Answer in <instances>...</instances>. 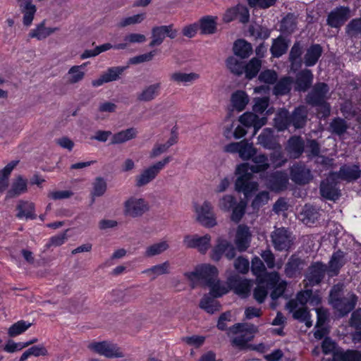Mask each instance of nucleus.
<instances>
[{"instance_id": "8", "label": "nucleus", "mask_w": 361, "mask_h": 361, "mask_svg": "<svg viewBox=\"0 0 361 361\" xmlns=\"http://www.w3.org/2000/svg\"><path fill=\"white\" fill-rule=\"evenodd\" d=\"M329 87L325 82L316 83L305 97V102L310 106H318L329 99Z\"/></svg>"}, {"instance_id": "38", "label": "nucleus", "mask_w": 361, "mask_h": 361, "mask_svg": "<svg viewBox=\"0 0 361 361\" xmlns=\"http://www.w3.org/2000/svg\"><path fill=\"white\" fill-rule=\"evenodd\" d=\"M233 49L234 54L241 59L248 58L252 52L251 44L245 39H238L235 41Z\"/></svg>"}, {"instance_id": "29", "label": "nucleus", "mask_w": 361, "mask_h": 361, "mask_svg": "<svg viewBox=\"0 0 361 361\" xmlns=\"http://www.w3.org/2000/svg\"><path fill=\"white\" fill-rule=\"evenodd\" d=\"M27 181L21 175L16 176L12 181L11 188L7 191L6 199H11L27 192Z\"/></svg>"}, {"instance_id": "18", "label": "nucleus", "mask_w": 361, "mask_h": 361, "mask_svg": "<svg viewBox=\"0 0 361 361\" xmlns=\"http://www.w3.org/2000/svg\"><path fill=\"white\" fill-rule=\"evenodd\" d=\"M251 232L247 226L240 224L236 231L235 244L239 252L245 251L250 246Z\"/></svg>"}, {"instance_id": "3", "label": "nucleus", "mask_w": 361, "mask_h": 361, "mask_svg": "<svg viewBox=\"0 0 361 361\" xmlns=\"http://www.w3.org/2000/svg\"><path fill=\"white\" fill-rule=\"evenodd\" d=\"M184 276L191 282V288H195V281H202L205 286L213 283L218 278V269L214 265L204 264L197 266L194 271L185 272Z\"/></svg>"}, {"instance_id": "17", "label": "nucleus", "mask_w": 361, "mask_h": 361, "mask_svg": "<svg viewBox=\"0 0 361 361\" xmlns=\"http://www.w3.org/2000/svg\"><path fill=\"white\" fill-rule=\"evenodd\" d=\"M211 236L205 235L200 237L197 235H186L183 239V244L189 248L196 247L200 252L204 253L209 249L210 245Z\"/></svg>"}, {"instance_id": "2", "label": "nucleus", "mask_w": 361, "mask_h": 361, "mask_svg": "<svg viewBox=\"0 0 361 361\" xmlns=\"http://www.w3.org/2000/svg\"><path fill=\"white\" fill-rule=\"evenodd\" d=\"M230 331L238 334L231 340L232 345L244 349L247 342L252 340L255 334L258 331V329L252 324L238 323L230 328Z\"/></svg>"}, {"instance_id": "13", "label": "nucleus", "mask_w": 361, "mask_h": 361, "mask_svg": "<svg viewBox=\"0 0 361 361\" xmlns=\"http://www.w3.org/2000/svg\"><path fill=\"white\" fill-rule=\"evenodd\" d=\"M265 184L273 191L284 190L288 184V175L283 171H276L268 174L265 177Z\"/></svg>"}, {"instance_id": "51", "label": "nucleus", "mask_w": 361, "mask_h": 361, "mask_svg": "<svg viewBox=\"0 0 361 361\" xmlns=\"http://www.w3.org/2000/svg\"><path fill=\"white\" fill-rule=\"evenodd\" d=\"M169 245L166 241H160L148 246L144 252L145 257H152L156 255H161L167 250Z\"/></svg>"}, {"instance_id": "36", "label": "nucleus", "mask_w": 361, "mask_h": 361, "mask_svg": "<svg viewBox=\"0 0 361 361\" xmlns=\"http://www.w3.org/2000/svg\"><path fill=\"white\" fill-rule=\"evenodd\" d=\"M289 40L281 35L273 40L270 51L274 57L279 58L284 54L288 48Z\"/></svg>"}, {"instance_id": "47", "label": "nucleus", "mask_w": 361, "mask_h": 361, "mask_svg": "<svg viewBox=\"0 0 361 361\" xmlns=\"http://www.w3.org/2000/svg\"><path fill=\"white\" fill-rule=\"evenodd\" d=\"M301 219L305 224H314L319 218L317 209L312 205L305 204L300 213Z\"/></svg>"}, {"instance_id": "21", "label": "nucleus", "mask_w": 361, "mask_h": 361, "mask_svg": "<svg viewBox=\"0 0 361 361\" xmlns=\"http://www.w3.org/2000/svg\"><path fill=\"white\" fill-rule=\"evenodd\" d=\"M327 272L326 266L321 262H316L309 267L306 276L310 286H313L321 283Z\"/></svg>"}, {"instance_id": "61", "label": "nucleus", "mask_w": 361, "mask_h": 361, "mask_svg": "<svg viewBox=\"0 0 361 361\" xmlns=\"http://www.w3.org/2000/svg\"><path fill=\"white\" fill-rule=\"evenodd\" d=\"M236 204V200L233 195H226L219 200L218 207L224 212H229Z\"/></svg>"}, {"instance_id": "43", "label": "nucleus", "mask_w": 361, "mask_h": 361, "mask_svg": "<svg viewBox=\"0 0 361 361\" xmlns=\"http://www.w3.org/2000/svg\"><path fill=\"white\" fill-rule=\"evenodd\" d=\"M297 27V18L293 13H288L284 17L280 25V31L285 35L292 34Z\"/></svg>"}, {"instance_id": "12", "label": "nucleus", "mask_w": 361, "mask_h": 361, "mask_svg": "<svg viewBox=\"0 0 361 361\" xmlns=\"http://www.w3.org/2000/svg\"><path fill=\"white\" fill-rule=\"evenodd\" d=\"M290 178L298 185H305L313 178V176L311 170L305 165L298 163L290 168Z\"/></svg>"}, {"instance_id": "54", "label": "nucleus", "mask_w": 361, "mask_h": 361, "mask_svg": "<svg viewBox=\"0 0 361 361\" xmlns=\"http://www.w3.org/2000/svg\"><path fill=\"white\" fill-rule=\"evenodd\" d=\"M199 78L200 75L195 73H185L181 72H175L170 75L171 80L178 83L184 84L192 82L193 81L197 80Z\"/></svg>"}, {"instance_id": "60", "label": "nucleus", "mask_w": 361, "mask_h": 361, "mask_svg": "<svg viewBox=\"0 0 361 361\" xmlns=\"http://www.w3.org/2000/svg\"><path fill=\"white\" fill-rule=\"evenodd\" d=\"M278 79V74L274 70L267 69L262 71L259 76L258 80L264 84L274 85Z\"/></svg>"}, {"instance_id": "42", "label": "nucleus", "mask_w": 361, "mask_h": 361, "mask_svg": "<svg viewBox=\"0 0 361 361\" xmlns=\"http://www.w3.org/2000/svg\"><path fill=\"white\" fill-rule=\"evenodd\" d=\"M216 17L207 16L200 20V29L203 35H212L216 31Z\"/></svg>"}, {"instance_id": "27", "label": "nucleus", "mask_w": 361, "mask_h": 361, "mask_svg": "<svg viewBox=\"0 0 361 361\" xmlns=\"http://www.w3.org/2000/svg\"><path fill=\"white\" fill-rule=\"evenodd\" d=\"M281 278L280 275L278 272L274 271L269 274V281L270 284L274 286V289L271 293V298L273 300H276L283 295L284 293L287 283L285 281H280Z\"/></svg>"}, {"instance_id": "40", "label": "nucleus", "mask_w": 361, "mask_h": 361, "mask_svg": "<svg viewBox=\"0 0 361 361\" xmlns=\"http://www.w3.org/2000/svg\"><path fill=\"white\" fill-rule=\"evenodd\" d=\"M215 298L209 294L204 295L200 302V307L209 314L219 311L221 305Z\"/></svg>"}, {"instance_id": "50", "label": "nucleus", "mask_w": 361, "mask_h": 361, "mask_svg": "<svg viewBox=\"0 0 361 361\" xmlns=\"http://www.w3.org/2000/svg\"><path fill=\"white\" fill-rule=\"evenodd\" d=\"M290 126L289 112L286 109H281L274 118V126L278 130L282 131Z\"/></svg>"}, {"instance_id": "45", "label": "nucleus", "mask_w": 361, "mask_h": 361, "mask_svg": "<svg viewBox=\"0 0 361 361\" xmlns=\"http://www.w3.org/2000/svg\"><path fill=\"white\" fill-rule=\"evenodd\" d=\"M86 66L83 63L80 66H73L68 71L66 82L69 85H73L81 81L85 77V72L82 71Z\"/></svg>"}, {"instance_id": "37", "label": "nucleus", "mask_w": 361, "mask_h": 361, "mask_svg": "<svg viewBox=\"0 0 361 361\" xmlns=\"http://www.w3.org/2000/svg\"><path fill=\"white\" fill-rule=\"evenodd\" d=\"M252 160L255 164L250 165L249 164V171L252 173L264 171L269 167L268 158L264 154H255L252 157Z\"/></svg>"}, {"instance_id": "22", "label": "nucleus", "mask_w": 361, "mask_h": 361, "mask_svg": "<svg viewBox=\"0 0 361 361\" xmlns=\"http://www.w3.org/2000/svg\"><path fill=\"white\" fill-rule=\"evenodd\" d=\"M305 263L304 260L298 256L293 255L288 259L285 265L284 272L288 278H295L300 275Z\"/></svg>"}, {"instance_id": "33", "label": "nucleus", "mask_w": 361, "mask_h": 361, "mask_svg": "<svg viewBox=\"0 0 361 361\" xmlns=\"http://www.w3.org/2000/svg\"><path fill=\"white\" fill-rule=\"evenodd\" d=\"M137 130L135 128H129L114 133L111 138L110 145H120L135 139Z\"/></svg>"}, {"instance_id": "14", "label": "nucleus", "mask_w": 361, "mask_h": 361, "mask_svg": "<svg viewBox=\"0 0 361 361\" xmlns=\"http://www.w3.org/2000/svg\"><path fill=\"white\" fill-rule=\"evenodd\" d=\"M350 10L347 6L335 8L327 16V25L331 27H340L350 18Z\"/></svg>"}, {"instance_id": "34", "label": "nucleus", "mask_w": 361, "mask_h": 361, "mask_svg": "<svg viewBox=\"0 0 361 361\" xmlns=\"http://www.w3.org/2000/svg\"><path fill=\"white\" fill-rule=\"evenodd\" d=\"M258 143L264 148L275 149L279 145L274 137V130L270 128H264L257 137Z\"/></svg>"}, {"instance_id": "25", "label": "nucleus", "mask_w": 361, "mask_h": 361, "mask_svg": "<svg viewBox=\"0 0 361 361\" xmlns=\"http://www.w3.org/2000/svg\"><path fill=\"white\" fill-rule=\"evenodd\" d=\"M305 149V142L300 136H293L289 138L286 147L289 157L293 159L299 158Z\"/></svg>"}, {"instance_id": "55", "label": "nucleus", "mask_w": 361, "mask_h": 361, "mask_svg": "<svg viewBox=\"0 0 361 361\" xmlns=\"http://www.w3.org/2000/svg\"><path fill=\"white\" fill-rule=\"evenodd\" d=\"M262 66L261 60L257 58H252L249 63L245 66L244 72L248 79L255 78L259 73Z\"/></svg>"}, {"instance_id": "7", "label": "nucleus", "mask_w": 361, "mask_h": 361, "mask_svg": "<svg viewBox=\"0 0 361 361\" xmlns=\"http://www.w3.org/2000/svg\"><path fill=\"white\" fill-rule=\"evenodd\" d=\"M148 210V204L143 198L132 196L128 198L123 204L124 214L132 218L140 217Z\"/></svg>"}, {"instance_id": "24", "label": "nucleus", "mask_w": 361, "mask_h": 361, "mask_svg": "<svg viewBox=\"0 0 361 361\" xmlns=\"http://www.w3.org/2000/svg\"><path fill=\"white\" fill-rule=\"evenodd\" d=\"M357 302V297L355 294H350L349 297L340 298L338 301L334 302L331 305L343 317L354 309Z\"/></svg>"}, {"instance_id": "52", "label": "nucleus", "mask_w": 361, "mask_h": 361, "mask_svg": "<svg viewBox=\"0 0 361 361\" xmlns=\"http://www.w3.org/2000/svg\"><path fill=\"white\" fill-rule=\"evenodd\" d=\"M107 184L105 180L102 177H97L92 183V190L91 192L92 204L94 202L95 197L102 196L106 191Z\"/></svg>"}, {"instance_id": "20", "label": "nucleus", "mask_w": 361, "mask_h": 361, "mask_svg": "<svg viewBox=\"0 0 361 361\" xmlns=\"http://www.w3.org/2000/svg\"><path fill=\"white\" fill-rule=\"evenodd\" d=\"M333 173L329 178L322 181L320 184V194L322 197L330 200H336L341 196L340 190L336 188V183L333 181Z\"/></svg>"}, {"instance_id": "19", "label": "nucleus", "mask_w": 361, "mask_h": 361, "mask_svg": "<svg viewBox=\"0 0 361 361\" xmlns=\"http://www.w3.org/2000/svg\"><path fill=\"white\" fill-rule=\"evenodd\" d=\"M333 176L347 182H352L360 178L361 169L357 164H345L340 168L338 172L334 173Z\"/></svg>"}, {"instance_id": "49", "label": "nucleus", "mask_w": 361, "mask_h": 361, "mask_svg": "<svg viewBox=\"0 0 361 361\" xmlns=\"http://www.w3.org/2000/svg\"><path fill=\"white\" fill-rule=\"evenodd\" d=\"M170 270V263L166 261L161 264L154 265L149 269L142 271L143 274L151 276L152 279H156L157 276L168 274Z\"/></svg>"}, {"instance_id": "62", "label": "nucleus", "mask_w": 361, "mask_h": 361, "mask_svg": "<svg viewBox=\"0 0 361 361\" xmlns=\"http://www.w3.org/2000/svg\"><path fill=\"white\" fill-rule=\"evenodd\" d=\"M246 202L240 201L233 208L231 215V219L235 223H238L243 217L245 213Z\"/></svg>"}, {"instance_id": "31", "label": "nucleus", "mask_w": 361, "mask_h": 361, "mask_svg": "<svg viewBox=\"0 0 361 361\" xmlns=\"http://www.w3.org/2000/svg\"><path fill=\"white\" fill-rule=\"evenodd\" d=\"M323 52L322 46L319 44H312L306 49L305 54L303 57V62L307 67L314 66L319 59L321 57Z\"/></svg>"}, {"instance_id": "15", "label": "nucleus", "mask_w": 361, "mask_h": 361, "mask_svg": "<svg viewBox=\"0 0 361 361\" xmlns=\"http://www.w3.org/2000/svg\"><path fill=\"white\" fill-rule=\"evenodd\" d=\"M227 283L228 287L234 290L235 293L243 298H246L250 291V281L238 275L231 276L228 279Z\"/></svg>"}, {"instance_id": "5", "label": "nucleus", "mask_w": 361, "mask_h": 361, "mask_svg": "<svg viewBox=\"0 0 361 361\" xmlns=\"http://www.w3.org/2000/svg\"><path fill=\"white\" fill-rule=\"evenodd\" d=\"M178 35V30L174 28L173 24L168 25L154 26L151 30V41L149 47L160 46L166 37L175 39Z\"/></svg>"}, {"instance_id": "11", "label": "nucleus", "mask_w": 361, "mask_h": 361, "mask_svg": "<svg viewBox=\"0 0 361 361\" xmlns=\"http://www.w3.org/2000/svg\"><path fill=\"white\" fill-rule=\"evenodd\" d=\"M274 248L279 251L288 250L293 244L291 233L286 228H276L271 235Z\"/></svg>"}, {"instance_id": "57", "label": "nucleus", "mask_w": 361, "mask_h": 361, "mask_svg": "<svg viewBox=\"0 0 361 361\" xmlns=\"http://www.w3.org/2000/svg\"><path fill=\"white\" fill-rule=\"evenodd\" d=\"M257 150L252 143H249L246 140L240 141L239 156L244 160H248L256 154Z\"/></svg>"}, {"instance_id": "53", "label": "nucleus", "mask_w": 361, "mask_h": 361, "mask_svg": "<svg viewBox=\"0 0 361 361\" xmlns=\"http://www.w3.org/2000/svg\"><path fill=\"white\" fill-rule=\"evenodd\" d=\"M227 68L235 75H241L244 73V63L235 56H229L226 61Z\"/></svg>"}, {"instance_id": "41", "label": "nucleus", "mask_w": 361, "mask_h": 361, "mask_svg": "<svg viewBox=\"0 0 361 361\" xmlns=\"http://www.w3.org/2000/svg\"><path fill=\"white\" fill-rule=\"evenodd\" d=\"M18 162L19 161H12L0 170V193H2L8 188L9 176Z\"/></svg>"}, {"instance_id": "4", "label": "nucleus", "mask_w": 361, "mask_h": 361, "mask_svg": "<svg viewBox=\"0 0 361 361\" xmlns=\"http://www.w3.org/2000/svg\"><path fill=\"white\" fill-rule=\"evenodd\" d=\"M171 157L168 156L144 169L135 178V186L137 188H141L152 182L161 171L171 161Z\"/></svg>"}, {"instance_id": "30", "label": "nucleus", "mask_w": 361, "mask_h": 361, "mask_svg": "<svg viewBox=\"0 0 361 361\" xmlns=\"http://www.w3.org/2000/svg\"><path fill=\"white\" fill-rule=\"evenodd\" d=\"M160 89V82H157L147 85L137 94V100L140 102H151L154 100L159 94Z\"/></svg>"}, {"instance_id": "56", "label": "nucleus", "mask_w": 361, "mask_h": 361, "mask_svg": "<svg viewBox=\"0 0 361 361\" xmlns=\"http://www.w3.org/2000/svg\"><path fill=\"white\" fill-rule=\"evenodd\" d=\"M348 128V126L346 121L339 117L334 118L329 124L330 131L337 135H343Z\"/></svg>"}, {"instance_id": "35", "label": "nucleus", "mask_w": 361, "mask_h": 361, "mask_svg": "<svg viewBox=\"0 0 361 361\" xmlns=\"http://www.w3.org/2000/svg\"><path fill=\"white\" fill-rule=\"evenodd\" d=\"M18 218H25L26 219H35L37 216L35 214V204L28 201L20 200L16 207Z\"/></svg>"}, {"instance_id": "16", "label": "nucleus", "mask_w": 361, "mask_h": 361, "mask_svg": "<svg viewBox=\"0 0 361 361\" xmlns=\"http://www.w3.org/2000/svg\"><path fill=\"white\" fill-rule=\"evenodd\" d=\"M308 301H310L311 303L315 302L317 304L320 300L317 296L313 295L312 290H306L299 292L295 299L289 300L286 304V308L290 312H293L298 308L299 304L304 307Z\"/></svg>"}, {"instance_id": "64", "label": "nucleus", "mask_w": 361, "mask_h": 361, "mask_svg": "<svg viewBox=\"0 0 361 361\" xmlns=\"http://www.w3.org/2000/svg\"><path fill=\"white\" fill-rule=\"evenodd\" d=\"M336 356L341 361H361V353L357 350H347Z\"/></svg>"}, {"instance_id": "26", "label": "nucleus", "mask_w": 361, "mask_h": 361, "mask_svg": "<svg viewBox=\"0 0 361 361\" xmlns=\"http://www.w3.org/2000/svg\"><path fill=\"white\" fill-rule=\"evenodd\" d=\"M345 253L341 250L335 252L329 262L327 274L330 277L337 276L340 269L345 264Z\"/></svg>"}, {"instance_id": "39", "label": "nucleus", "mask_w": 361, "mask_h": 361, "mask_svg": "<svg viewBox=\"0 0 361 361\" xmlns=\"http://www.w3.org/2000/svg\"><path fill=\"white\" fill-rule=\"evenodd\" d=\"M231 102L235 109L242 111L248 104L249 98L244 91L238 90L232 94Z\"/></svg>"}, {"instance_id": "46", "label": "nucleus", "mask_w": 361, "mask_h": 361, "mask_svg": "<svg viewBox=\"0 0 361 361\" xmlns=\"http://www.w3.org/2000/svg\"><path fill=\"white\" fill-rule=\"evenodd\" d=\"M58 28L46 27L44 26V21H42L37 25L36 28L32 30L29 33V37L31 38H36L41 40L47 38L50 35L56 31Z\"/></svg>"}, {"instance_id": "6", "label": "nucleus", "mask_w": 361, "mask_h": 361, "mask_svg": "<svg viewBox=\"0 0 361 361\" xmlns=\"http://www.w3.org/2000/svg\"><path fill=\"white\" fill-rule=\"evenodd\" d=\"M88 348L107 358L124 357L123 351L116 344L106 341L92 343L88 345Z\"/></svg>"}, {"instance_id": "10", "label": "nucleus", "mask_w": 361, "mask_h": 361, "mask_svg": "<svg viewBox=\"0 0 361 361\" xmlns=\"http://www.w3.org/2000/svg\"><path fill=\"white\" fill-rule=\"evenodd\" d=\"M197 219L203 226L211 228L216 224L213 206L209 201H204L201 205H195Z\"/></svg>"}, {"instance_id": "48", "label": "nucleus", "mask_w": 361, "mask_h": 361, "mask_svg": "<svg viewBox=\"0 0 361 361\" xmlns=\"http://www.w3.org/2000/svg\"><path fill=\"white\" fill-rule=\"evenodd\" d=\"M20 12L23 13V23L25 26H30L34 19V16L37 11L35 5L32 3H27L26 4H21L18 6Z\"/></svg>"}, {"instance_id": "23", "label": "nucleus", "mask_w": 361, "mask_h": 361, "mask_svg": "<svg viewBox=\"0 0 361 361\" xmlns=\"http://www.w3.org/2000/svg\"><path fill=\"white\" fill-rule=\"evenodd\" d=\"M313 73L309 69H304L299 71L295 77V90L298 92H306L313 82Z\"/></svg>"}, {"instance_id": "58", "label": "nucleus", "mask_w": 361, "mask_h": 361, "mask_svg": "<svg viewBox=\"0 0 361 361\" xmlns=\"http://www.w3.org/2000/svg\"><path fill=\"white\" fill-rule=\"evenodd\" d=\"M30 326V322L24 320L18 321L9 327L8 334L10 337L17 336L25 332Z\"/></svg>"}, {"instance_id": "1", "label": "nucleus", "mask_w": 361, "mask_h": 361, "mask_svg": "<svg viewBox=\"0 0 361 361\" xmlns=\"http://www.w3.org/2000/svg\"><path fill=\"white\" fill-rule=\"evenodd\" d=\"M235 173L238 175V177L235 183V189L238 192H243L245 197H250L254 192L258 190L259 185L257 182L252 180L253 173L249 171L248 163L238 165Z\"/></svg>"}, {"instance_id": "28", "label": "nucleus", "mask_w": 361, "mask_h": 361, "mask_svg": "<svg viewBox=\"0 0 361 361\" xmlns=\"http://www.w3.org/2000/svg\"><path fill=\"white\" fill-rule=\"evenodd\" d=\"M308 111L305 106L301 105L295 108L291 114H289L290 125L295 129L302 128L307 121Z\"/></svg>"}, {"instance_id": "32", "label": "nucleus", "mask_w": 361, "mask_h": 361, "mask_svg": "<svg viewBox=\"0 0 361 361\" xmlns=\"http://www.w3.org/2000/svg\"><path fill=\"white\" fill-rule=\"evenodd\" d=\"M303 52V47L300 42H295L290 49L288 60L290 68L293 71L298 70L302 66L301 56Z\"/></svg>"}, {"instance_id": "9", "label": "nucleus", "mask_w": 361, "mask_h": 361, "mask_svg": "<svg viewBox=\"0 0 361 361\" xmlns=\"http://www.w3.org/2000/svg\"><path fill=\"white\" fill-rule=\"evenodd\" d=\"M236 249L237 247L235 248L233 245L227 240L219 238L216 240V245L212 249L211 258L214 261L218 262L224 254L228 259H233L236 255Z\"/></svg>"}, {"instance_id": "63", "label": "nucleus", "mask_w": 361, "mask_h": 361, "mask_svg": "<svg viewBox=\"0 0 361 361\" xmlns=\"http://www.w3.org/2000/svg\"><path fill=\"white\" fill-rule=\"evenodd\" d=\"M125 66H115L109 68L104 73V75L107 82L115 81L119 79L120 75L126 70Z\"/></svg>"}, {"instance_id": "44", "label": "nucleus", "mask_w": 361, "mask_h": 361, "mask_svg": "<svg viewBox=\"0 0 361 361\" xmlns=\"http://www.w3.org/2000/svg\"><path fill=\"white\" fill-rule=\"evenodd\" d=\"M293 80L290 76L281 78L275 85L273 89V93L276 95H285L291 90Z\"/></svg>"}, {"instance_id": "59", "label": "nucleus", "mask_w": 361, "mask_h": 361, "mask_svg": "<svg viewBox=\"0 0 361 361\" xmlns=\"http://www.w3.org/2000/svg\"><path fill=\"white\" fill-rule=\"evenodd\" d=\"M345 32L348 37H357L361 34V18H355L346 25Z\"/></svg>"}]
</instances>
